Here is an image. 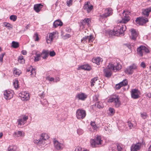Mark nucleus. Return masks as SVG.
Wrapping results in <instances>:
<instances>
[{
    "instance_id": "obj_17",
    "label": "nucleus",
    "mask_w": 151,
    "mask_h": 151,
    "mask_svg": "<svg viewBox=\"0 0 151 151\" xmlns=\"http://www.w3.org/2000/svg\"><path fill=\"white\" fill-rule=\"evenodd\" d=\"M142 143L138 142L136 144L133 145L131 147V151H139L141 147Z\"/></svg>"
},
{
    "instance_id": "obj_34",
    "label": "nucleus",
    "mask_w": 151,
    "mask_h": 151,
    "mask_svg": "<svg viewBox=\"0 0 151 151\" xmlns=\"http://www.w3.org/2000/svg\"><path fill=\"white\" fill-rule=\"evenodd\" d=\"M13 85L16 89L19 88V82L17 79H15V81L13 82Z\"/></svg>"
},
{
    "instance_id": "obj_5",
    "label": "nucleus",
    "mask_w": 151,
    "mask_h": 151,
    "mask_svg": "<svg viewBox=\"0 0 151 151\" xmlns=\"http://www.w3.org/2000/svg\"><path fill=\"white\" fill-rule=\"evenodd\" d=\"M138 54L140 56H142L143 54L148 53L150 52L148 48L144 46L141 45L137 48Z\"/></svg>"
},
{
    "instance_id": "obj_61",
    "label": "nucleus",
    "mask_w": 151,
    "mask_h": 151,
    "mask_svg": "<svg viewBox=\"0 0 151 151\" xmlns=\"http://www.w3.org/2000/svg\"><path fill=\"white\" fill-rule=\"evenodd\" d=\"M3 61V58L0 57V62H2Z\"/></svg>"
},
{
    "instance_id": "obj_26",
    "label": "nucleus",
    "mask_w": 151,
    "mask_h": 151,
    "mask_svg": "<svg viewBox=\"0 0 151 151\" xmlns=\"http://www.w3.org/2000/svg\"><path fill=\"white\" fill-rule=\"evenodd\" d=\"M103 61L102 58L100 57H97L95 58H93L92 59V62L93 63H96L97 65H99L100 63H101Z\"/></svg>"
},
{
    "instance_id": "obj_15",
    "label": "nucleus",
    "mask_w": 151,
    "mask_h": 151,
    "mask_svg": "<svg viewBox=\"0 0 151 151\" xmlns=\"http://www.w3.org/2000/svg\"><path fill=\"white\" fill-rule=\"evenodd\" d=\"M19 96L21 97L23 101L28 100L29 99V94L27 92H22L19 94Z\"/></svg>"
},
{
    "instance_id": "obj_16",
    "label": "nucleus",
    "mask_w": 151,
    "mask_h": 151,
    "mask_svg": "<svg viewBox=\"0 0 151 151\" xmlns=\"http://www.w3.org/2000/svg\"><path fill=\"white\" fill-rule=\"evenodd\" d=\"M54 145L55 148L58 150H61L64 147V145L60 143L57 140H55L53 141Z\"/></svg>"
},
{
    "instance_id": "obj_3",
    "label": "nucleus",
    "mask_w": 151,
    "mask_h": 151,
    "mask_svg": "<svg viewBox=\"0 0 151 151\" xmlns=\"http://www.w3.org/2000/svg\"><path fill=\"white\" fill-rule=\"evenodd\" d=\"M49 138V136L47 134H41L39 139L35 140L34 142L35 144L42 146L45 144V141L48 139Z\"/></svg>"
},
{
    "instance_id": "obj_4",
    "label": "nucleus",
    "mask_w": 151,
    "mask_h": 151,
    "mask_svg": "<svg viewBox=\"0 0 151 151\" xmlns=\"http://www.w3.org/2000/svg\"><path fill=\"white\" fill-rule=\"evenodd\" d=\"M102 140L100 136H97L95 139L91 140L90 143L92 147H97L99 145L101 144Z\"/></svg>"
},
{
    "instance_id": "obj_53",
    "label": "nucleus",
    "mask_w": 151,
    "mask_h": 151,
    "mask_svg": "<svg viewBox=\"0 0 151 151\" xmlns=\"http://www.w3.org/2000/svg\"><path fill=\"white\" fill-rule=\"evenodd\" d=\"M72 3V0H68L67 1V5L68 6H69Z\"/></svg>"
},
{
    "instance_id": "obj_62",
    "label": "nucleus",
    "mask_w": 151,
    "mask_h": 151,
    "mask_svg": "<svg viewBox=\"0 0 151 151\" xmlns=\"http://www.w3.org/2000/svg\"><path fill=\"white\" fill-rule=\"evenodd\" d=\"M75 151H80L79 148L77 147L76 148Z\"/></svg>"
},
{
    "instance_id": "obj_29",
    "label": "nucleus",
    "mask_w": 151,
    "mask_h": 151,
    "mask_svg": "<svg viewBox=\"0 0 151 151\" xmlns=\"http://www.w3.org/2000/svg\"><path fill=\"white\" fill-rule=\"evenodd\" d=\"M62 22L60 20H57L53 23V26L55 28L57 27L58 26H62L63 25Z\"/></svg>"
},
{
    "instance_id": "obj_13",
    "label": "nucleus",
    "mask_w": 151,
    "mask_h": 151,
    "mask_svg": "<svg viewBox=\"0 0 151 151\" xmlns=\"http://www.w3.org/2000/svg\"><path fill=\"white\" fill-rule=\"evenodd\" d=\"M14 92L13 91L6 90L4 92V98L7 100H9L13 97Z\"/></svg>"
},
{
    "instance_id": "obj_18",
    "label": "nucleus",
    "mask_w": 151,
    "mask_h": 151,
    "mask_svg": "<svg viewBox=\"0 0 151 151\" xmlns=\"http://www.w3.org/2000/svg\"><path fill=\"white\" fill-rule=\"evenodd\" d=\"M28 117L27 116H24L22 118H19L17 120L19 125H24L27 122Z\"/></svg>"
},
{
    "instance_id": "obj_46",
    "label": "nucleus",
    "mask_w": 151,
    "mask_h": 151,
    "mask_svg": "<svg viewBox=\"0 0 151 151\" xmlns=\"http://www.w3.org/2000/svg\"><path fill=\"white\" fill-rule=\"evenodd\" d=\"M93 40V36L92 35L88 36V41L89 42H92Z\"/></svg>"
},
{
    "instance_id": "obj_20",
    "label": "nucleus",
    "mask_w": 151,
    "mask_h": 151,
    "mask_svg": "<svg viewBox=\"0 0 151 151\" xmlns=\"http://www.w3.org/2000/svg\"><path fill=\"white\" fill-rule=\"evenodd\" d=\"M112 14V9L111 8L106 9L105 10V13L101 15V17H106Z\"/></svg>"
},
{
    "instance_id": "obj_30",
    "label": "nucleus",
    "mask_w": 151,
    "mask_h": 151,
    "mask_svg": "<svg viewBox=\"0 0 151 151\" xmlns=\"http://www.w3.org/2000/svg\"><path fill=\"white\" fill-rule=\"evenodd\" d=\"M14 135L15 137H18L24 135V134L22 133V132L21 131L15 132L14 133Z\"/></svg>"
},
{
    "instance_id": "obj_44",
    "label": "nucleus",
    "mask_w": 151,
    "mask_h": 151,
    "mask_svg": "<svg viewBox=\"0 0 151 151\" xmlns=\"http://www.w3.org/2000/svg\"><path fill=\"white\" fill-rule=\"evenodd\" d=\"M87 40H88V36H86L81 40V41L82 42L83 41V43H85L87 42Z\"/></svg>"
},
{
    "instance_id": "obj_45",
    "label": "nucleus",
    "mask_w": 151,
    "mask_h": 151,
    "mask_svg": "<svg viewBox=\"0 0 151 151\" xmlns=\"http://www.w3.org/2000/svg\"><path fill=\"white\" fill-rule=\"evenodd\" d=\"M22 61L21 63H23L24 62V60L22 56H20L18 58V61Z\"/></svg>"
},
{
    "instance_id": "obj_38",
    "label": "nucleus",
    "mask_w": 151,
    "mask_h": 151,
    "mask_svg": "<svg viewBox=\"0 0 151 151\" xmlns=\"http://www.w3.org/2000/svg\"><path fill=\"white\" fill-rule=\"evenodd\" d=\"M98 79V77H96L91 80V86H94V83H95L96 82V81Z\"/></svg>"
},
{
    "instance_id": "obj_58",
    "label": "nucleus",
    "mask_w": 151,
    "mask_h": 151,
    "mask_svg": "<svg viewBox=\"0 0 151 151\" xmlns=\"http://www.w3.org/2000/svg\"><path fill=\"white\" fill-rule=\"evenodd\" d=\"M5 54V53H2L0 55V57L3 58Z\"/></svg>"
},
{
    "instance_id": "obj_21",
    "label": "nucleus",
    "mask_w": 151,
    "mask_h": 151,
    "mask_svg": "<svg viewBox=\"0 0 151 151\" xmlns=\"http://www.w3.org/2000/svg\"><path fill=\"white\" fill-rule=\"evenodd\" d=\"M151 12V7L144 9L142 10V14L147 17H148L150 12Z\"/></svg>"
},
{
    "instance_id": "obj_64",
    "label": "nucleus",
    "mask_w": 151,
    "mask_h": 151,
    "mask_svg": "<svg viewBox=\"0 0 151 151\" xmlns=\"http://www.w3.org/2000/svg\"><path fill=\"white\" fill-rule=\"evenodd\" d=\"M147 95L150 97L151 98V93H149Z\"/></svg>"
},
{
    "instance_id": "obj_63",
    "label": "nucleus",
    "mask_w": 151,
    "mask_h": 151,
    "mask_svg": "<svg viewBox=\"0 0 151 151\" xmlns=\"http://www.w3.org/2000/svg\"><path fill=\"white\" fill-rule=\"evenodd\" d=\"M65 36H66V37H70V35L69 34H66V35H65Z\"/></svg>"
},
{
    "instance_id": "obj_39",
    "label": "nucleus",
    "mask_w": 151,
    "mask_h": 151,
    "mask_svg": "<svg viewBox=\"0 0 151 151\" xmlns=\"http://www.w3.org/2000/svg\"><path fill=\"white\" fill-rule=\"evenodd\" d=\"M12 46L14 48H17L19 47V44L17 42L13 41L12 42Z\"/></svg>"
},
{
    "instance_id": "obj_19",
    "label": "nucleus",
    "mask_w": 151,
    "mask_h": 151,
    "mask_svg": "<svg viewBox=\"0 0 151 151\" xmlns=\"http://www.w3.org/2000/svg\"><path fill=\"white\" fill-rule=\"evenodd\" d=\"M91 22V19L90 18H86L84 19L81 20L80 22V26H83V27L87 25L88 27L89 22Z\"/></svg>"
},
{
    "instance_id": "obj_43",
    "label": "nucleus",
    "mask_w": 151,
    "mask_h": 151,
    "mask_svg": "<svg viewBox=\"0 0 151 151\" xmlns=\"http://www.w3.org/2000/svg\"><path fill=\"white\" fill-rule=\"evenodd\" d=\"M41 102L42 104L44 105H47L48 104V102L46 99H44L43 101L41 100Z\"/></svg>"
},
{
    "instance_id": "obj_48",
    "label": "nucleus",
    "mask_w": 151,
    "mask_h": 151,
    "mask_svg": "<svg viewBox=\"0 0 151 151\" xmlns=\"http://www.w3.org/2000/svg\"><path fill=\"white\" fill-rule=\"evenodd\" d=\"M34 37L35 41H38L39 40L38 35L37 33L35 34Z\"/></svg>"
},
{
    "instance_id": "obj_54",
    "label": "nucleus",
    "mask_w": 151,
    "mask_h": 151,
    "mask_svg": "<svg viewBox=\"0 0 151 151\" xmlns=\"http://www.w3.org/2000/svg\"><path fill=\"white\" fill-rule=\"evenodd\" d=\"M141 66L143 67V68H145L146 65L145 63L143 62H142L141 64Z\"/></svg>"
},
{
    "instance_id": "obj_22",
    "label": "nucleus",
    "mask_w": 151,
    "mask_h": 151,
    "mask_svg": "<svg viewBox=\"0 0 151 151\" xmlns=\"http://www.w3.org/2000/svg\"><path fill=\"white\" fill-rule=\"evenodd\" d=\"M76 97L79 100L84 101L87 98V96L86 94L82 93L77 94Z\"/></svg>"
},
{
    "instance_id": "obj_47",
    "label": "nucleus",
    "mask_w": 151,
    "mask_h": 151,
    "mask_svg": "<svg viewBox=\"0 0 151 151\" xmlns=\"http://www.w3.org/2000/svg\"><path fill=\"white\" fill-rule=\"evenodd\" d=\"M46 79L49 81H54V78L50 76L47 77L46 78Z\"/></svg>"
},
{
    "instance_id": "obj_25",
    "label": "nucleus",
    "mask_w": 151,
    "mask_h": 151,
    "mask_svg": "<svg viewBox=\"0 0 151 151\" xmlns=\"http://www.w3.org/2000/svg\"><path fill=\"white\" fill-rule=\"evenodd\" d=\"M131 38L133 40H135L138 36V35L135 29H131Z\"/></svg>"
},
{
    "instance_id": "obj_2",
    "label": "nucleus",
    "mask_w": 151,
    "mask_h": 151,
    "mask_svg": "<svg viewBox=\"0 0 151 151\" xmlns=\"http://www.w3.org/2000/svg\"><path fill=\"white\" fill-rule=\"evenodd\" d=\"M121 68V65L119 63H116L115 65L109 64L107 68L104 69V74L106 77L109 78L112 74L111 70L115 72L119 70Z\"/></svg>"
},
{
    "instance_id": "obj_59",
    "label": "nucleus",
    "mask_w": 151,
    "mask_h": 151,
    "mask_svg": "<svg viewBox=\"0 0 151 151\" xmlns=\"http://www.w3.org/2000/svg\"><path fill=\"white\" fill-rule=\"evenodd\" d=\"M66 30L68 32H69L71 31V29L67 28L66 29Z\"/></svg>"
},
{
    "instance_id": "obj_56",
    "label": "nucleus",
    "mask_w": 151,
    "mask_h": 151,
    "mask_svg": "<svg viewBox=\"0 0 151 151\" xmlns=\"http://www.w3.org/2000/svg\"><path fill=\"white\" fill-rule=\"evenodd\" d=\"M96 125L95 122H91V125L92 127Z\"/></svg>"
},
{
    "instance_id": "obj_50",
    "label": "nucleus",
    "mask_w": 151,
    "mask_h": 151,
    "mask_svg": "<svg viewBox=\"0 0 151 151\" xmlns=\"http://www.w3.org/2000/svg\"><path fill=\"white\" fill-rule=\"evenodd\" d=\"M49 54L50 56L53 57L55 56L56 54L55 52L54 51L49 52Z\"/></svg>"
},
{
    "instance_id": "obj_40",
    "label": "nucleus",
    "mask_w": 151,
    "mask_h": 151,
    "mask_svg": "<svg viewBox=\"0 0 151 151\" xmlns=\"http://www.w3.org/2000/svg\"><path fill=\"white\" fill-rule=\"evenodd\" d=\"M31 75L32 77L35 76L36 75V72L35 68H32L31 70Z\"/></svg>"
},
{
    "instance_id": "obj_52",
    "label": "nucleus",
    "mask_w": 151,
    "mask_h": 151,
    "mask_svg": "<svg viewBox=\"0 0 151 151\" xmlns=\"http://www.w3.org/2000/svg\"><path fill=\"white\" fill-rule=\"evenodd\" d=\"M121 87L122 86H121V85H120V83H119L118 84H116V85L115 88H116V89L117 90H118V89H120Z\"/></svg>"
},
{
    "instance_id": "obj_8",
    "label": "nucleus",
    "mask_w": 151,
    "mask_h": 151,
    "mask_svg": "<svg viewBox=\"0 0 151 151\" xmlns=\"http://www.w3.org/2000/svg\"><path fill=\"white\" fill-rule=\"evenodd\" d=\"M109 102L111 103L114 102L115 104L116 107H119L120 105V102L118 96H114L110 97L109 99Z\"/></svg>"
},
{
    "instance_id": "obj_1",
    "label": "nucleus",
    "mask_w": 151,
    "mask_h": 151,
    "mask_svg": "<svg viewBox=\"0 0 151 151\" xmlns=\"http://www.w3.org/2000/svg\"><path fill=\"white\" fill-rule=\"evenodd\" d=\"M126 29V27L124 24H120L119 25L115 26L113 30L109 31V34L110 37L114 35L116 36H123L124 31Z\"/></svg>"
},
{
    "instance_id": "obj_55",
    "label": "nucleus",
    "mask_w": 151,
    "mask_h": 151,
    "mask_svg": "<svg viewBox=\"0 0 151 151\" xmlns=\"http://www.w3.org/2000/svg\"><path fill=\"white\" fill-rule=\"evenodd\" d=\"M22 53L24 55H26L27 53V52L25 50H23L22 51Z\"/></svg>"
},
{
    "instance_id": "obj_32",
    "label": "nucleus",
    "mask_w": 151,
    "mask_h": 151,
    "mask_svg": "<svg viewBox=\"0 0 151 151\" xmlns=\"http://www.w3.org/2000/svg\"><path fill=\"white\" fill-rule=\"evenodd\" d=\"M95 106H97V107L99 108L100 109L103 107V104L101 102L97 101L95 104Z\"/></svg>"
},
{
    "instance_id": "obj_37",
    "label": "nucleus",
    "mask_w": 151,
    "mask_h": 151,
    "mask_svg": "<svg viewBox=\"0 0 151 151\" xmlns=\"http://www.w3.org/2000/svg\"><path fill=\"white\" fill-rule=\"evenodd\" d=\"M121 86H126L128 84V81L127 79L123 80L122 82L119 83Z\"/></svg>"
},
{
    "instance_id": "obj_57",
    "label": "nucleus",
    "mask_w": 151,
    "mask_h": 151,
    "mask_svg": "<svg viewBox=\"0 0 151 151\" xmlns=\"http://www.w3.org/2000/svg\"><path fill=\"white\" fill-rule=\"evenodd\" d=\"M60 81V79L59 77H57L55 78V82H57L58 81Z\"/></svg>"
},
{
    "instance_id": "obj_14",
    "label": "nucleus",
    "mask_w": 151,
    "mask_h": 151,
    "mask_svg": "<svg viewBox=\"0 0 151 151\" xmlns=\"http://www.w3.org/2000/svg\"><path fill=\"white\" fill-rule=\"evenodd\" d=\"M93 5L90 4V2L89 1L85 2L83 6V9L86 10L88 13H89L93 9Z\"/></svg>"
},
{
    "instance_id": "obj_27",
    "label": "nucleus",
    "mask_w": 151,
    "mask_h": 151,
    "mask_svg": "<svg viewBox=\"0 0 151 151\" xmlns=\"http://www.w3.org/2000/svg\"><path fill=\"white\" fill-rule=\"evenodd\" d=\"M79 68V69H81L87 70H90L91 69V66L88 64L82 65L80 66Z\"/></svg>"
},
{
    "instance_id": "obj_36",
    "label": "nucleus",
    "mask_w": 151,
    "mask_h": 151,
    "mask_svg": "<svg viewBox=\"0 0 151 151\" xmlns=\"http://www.w3.org/2000/svg\"><path fill=\"white\" fill-rule=\"evenodd\" d=\"M21 73L20 71L18 69H17V68H15L14 71V74L15 76H18Z\"/></svg>"
},
{
    "instance_id": "obj_35",
    "label": "nucleus",
    "mask_w": 151,
    "mask_h": 151,
    "mask_svg": "<svg viewBox=\"0 0 151 151\" xmlns=\"http://www.w3.org/2000/svg\"><path fill=\"white\" fill-rule=\"evenodd\" d=\"M16 147L15 145H11L8 148V151H15Z\"/></svg>"
},
{
    "instance_id": "obj_33",
    "label": "nucleus",
    "mask_w": 151,
    "mask_h": 151,
    "mask_svg": "<svg viewBox=\"0 0 151 151\" xmlns=\"http://www.w3.org/2000/svg\"><path fill=\"white\" fill-rule=\"evenodd\" d=\"M36 56H35L34 61H39L40 58V57H41V54H38L36 53L35 54Z\"/></svg>"
},
{
    "instance_id": "obj_6",
    "label": "nucleus",
    "mask_w": 151,
    "mask_h": 151,
    "mask_svg": "<svg viewBox=\"0 0 151 151\" xmlns=\"http://www.w3.org/2000/svg\"><path fill=\"white\" fill-rule=\"evenodd\" d=\"M76 116L78 119H84L86 115V111L82 109H78L76 113Z\"/></svg>"
},
{
    "instance_id": "obj_12",
    "label": "nucleus",
    "mask_w": 151,
    "mask_h": 151,
    "mask_svg": "<svg viewBox=\"0 0 151 151\" xmlns=\"http://www.w3.org/2000/svg\"><path fill=\"white\" fill-rule=\"evenodd\" d=\"M140 94V92L138 89H133L131 91V97L134 99H138L139 97Z\"/></svg>"
},
{
    "instance_id": "obj_11",
    "label": "nucleus",
    "mask_w": 151,
    "mask_h": 151,
    "mask_svg": "<svg viewBox=\"0 0 151 151\" xmlns=\"http://www.w3.org/2000/svg\"><path fill=\"white\" fill-rule=\"evenodd\" d=\"M128 12H126L124 10L123 13V17L122 20L120 21V23H126L130 19V18L128 15Z\"/></svg>"
},
{
    "instance_id": "obj_9",
    "label": "nucleus",
    "mask_w": 151,
    "mask_h": 151,
    "mask_svg": "<svg viewBox=\"0 0 151 151\" xmlns=\"http://www.w3.org/2000/svg\"><path fill=\"white\" fill-rule=\"evenodd\" d=\"M135 22L137 24L139 25H143L144 24L148 22V19L144 17H139L136 18Z\"/></svg>"
},
{
    "instance_id": "obj_7",
    "label": "nucleus",
    "mask_w": 151,
    "mask_h": 151,
    "mask_svg": "<svg viewBox=\"0 0 151 151\" xmlns=\"http://www.w3.org/2000/svg\"><path fill=\"white\" fill-rule=\"evenodd\" d=\"M122 149L121 145L117 143L112 144L109 149L110 151H121Z\"/></svg>"
},
{
    "instance_id": "obj_51",
    "label": "nucleus",
    "mask_w": 151,
    "mask_h": 151,
    "mask_svg": "<svg viewBox=\"0 0 151 151\" xmlns=\"http://www.w3.org/2000/svg\"><path fill=\"white\" fill-rule=\"evenodd\" d=\"M141 116L144 119H145L146 118L147 115L146 113H141Z\"/></svg>"
},
{
    "instance_id": "obj_23",
    "label": "nucleus",
    "mask_w": 151,
    "mask_h": 151,
    "mask_svg": "<svg viewBox=\"0 0 151 151\" xmlns=\"http://www.w3.org/2000/svg\"><path fill=\"white\" fill-rule=\"evenodd\" d=\"M41 54L43 59H46L49 55V51L47 50H43Z\"/></svg>"
},
{
    "instance_id": "obj_60",
    "label": "nucleus",
    "mask_w": 151,
    "mask_h": 151,
    "mask_svg": "<svg viewBox=\"0 0 151 151\" xmlns=\"http://www.w3.org/2000/svg\"><path fill=\"white\" fill-rule=\"evenodd\" d=\"M92 128L94 129H96V128H97V127H96V125H94V126H92Z\"/></svg>"
},
{
    "instance_id": "obj_42",
    "label": "nucleus",
    "mask_w": 151,
    "mask_h": 151,
    "mask_svg": "<svg viewBox=\"0 0 151 151\" xmlns=\"http://www.w3.org/2000/svg\"><path fill=\"white\" fill-rule=\"evenodd\" d=\"M109 111L111 114L113 115L115 113L114 109L112 108H109Z\"/></svg>"
},
{
    "instance_id": "obj_49",
    "label": "nucleus",
    "mask_w": 151,
    "mask_h": 151,
    "mask_svg": "<svg viewBox=\"0 0 151 151\" xmlns=\"http://www.w3.org/2000/svg\"><path fill=\"white\" fill-rule=\"evenodd\" d=\"M128 126L129 127L130 129H132V128L134 127V126L133 124L132 123L129 121L127 122Z\"/></svg>"
},
{
    "instance_id": "obj_41",
    "label": "nucleus",
    "mask_w": 151,
    "mask_h": 151,
    "mask_svg": "<svg viewBox=\"0 0 151 151\" xmlns=\"http://www.w3.org/2000/svg\"><path fill=\"white\" fill-rule=\"evenodd\" d=\"M17 19V16L14 15H12L10 17V19L13 21H15Z\"/></svg>"
},
{
    "instance_id": "obj_10",
    "label": "nucleus",
    "mask_w": 151,
    "mask_h": 151,
    "mask_svg": "<svg viewBox=\"0 0 151 151\" xmlns=\"http://www.w3.org/2000/svg\"><path fill=\"white\" fill-rule=\"evenodd\" d=\"M137 66L134 64H132L127 68L125 70V72L128 74L131 75L134 72V70L136 69Z\"/></svg>"
},
{
    "instance_id": "obj_31",
    "label": "nucleus",
    "mask_w": 151,
    "mask_h": 151,
    "mask_svg": "<svg viewBox=\"0 0 151 151\" xmlns=\"http://www.w3.org/2000/svg\"><path fill=\"white\" fill-rule=\"evenodd\" d=\"M3 24L4 25V27L8 28L9 29H12L13 28V25L9 23L4 22L3 23Z\"/></svg>"
},
{
    "instance_id": "obj_28",
    "label": "nucleus",
    "mask_w": 151,
    "mask_h": 151,
    "mask_svg": "<svg viewBox=\"0 0 151 151\" xmlns=\"http://www.w3.org/2000/svg\"><path fill=\"white\" fill-rule=\"evenodd\" d=\"M54 32L51 33L49 34V36L47 39V43H49L52 41L54 37Z\"/></svg>"
},
{
    "instance_id": "obj_24",
    "label": "nucleus",
    "mask_w": 151,
    "mask_h": 151,
    "mask_svg": "<svg viewBox=\"0 0 151 151\" xmlns=\"http://www.w3.org/2000/svg\"><path fill=\"white\" fill-rule=\"evenodd\" d=\"M43 6V5L41 4H36L34 6V9L36 12L38 13L42 8Z\"/></svg>"
}]
</instances>
